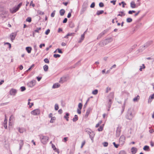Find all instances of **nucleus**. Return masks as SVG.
Returning a JSON list of instances; mask_svg holds the SVG:
<instances>
[{"label": "nucleus", "instance_id": "f257e3e1", "mask_svg": "<svg viewBox=\"0 0 154 154\" xmlns=\"http://www.w3.org/2000/svg\"><path fill=\"white\" fill-rule=\"evenodd\" d=\"M136 114V112L133 108L130 107L128 110L126 115V118L129 120H131L134 118Z\"/></svg>", "mask_w": 154, "mask_h": 154}, {"label": "nucleus", "instance_id": "f03ea898", "mask_svg": "<svg viewBox=\"0 0 154 154\" xmlns=\"http://www.w3.org/2000/svg\"><path fill=\"white\" fill-rule=\"evenodd\" d=\"M38 136L40 138L42 143L43 144H45L48 140V137L46 136H43L42 134H40Z\"/></svg>", "mask_w": 154, "mask_h": 154}, {"label": "nucleus", "instance_id": "7ed1b4c3", "mask_svg": "<svg viewBox=\"0 0 154 154\" xmlns=\"http://www.w3.org/2000/svg\"><path fill=\"white\" fill-rule=\"evenodd\" d=\"M22 3H20L17 7H14V8L10 9L11 12L12 14H14L20 8L22 5Z\"/></svg>", "mask_w": 154, "mask_h": 154}, {"label": "nucleus", "instance_id": "20e7f679", "mask_svg": "<svg viewBox=\"0 0 154 154\" xmlns=\"http://www.w3.org/2000/svg\"><path fill=\"white\" fill-rule=\"evenodd\" d=\"M40 113V110L38 109H35L32 111L31 113L34 116H37Z\"/></svg>", "mask_w": 154, "mask_h": 154}, {"label": "nucleus", "instance_id": "39448f33", "mask_svg": "<svg viewBox=\"0 0 154 154\" xmlns=\"http://www.w3.org/2000/svg\"><path fill=\"white\" fill-rule=\"evenodd\" d=\"M121 127L120 126V125H118V126L117 128V130L116 131V137H119L120 134V133L121 132Z\"/></svg>", "mask_w": 154, "mask_h": 154}, {"label": "nucleus", "instance_id": "423d86ee", "mask_svg": "<svg viewBox=\"0 0 154 154\" xmlns=\"http://www.w3.org/2000/svg\"><path fill=\"white\" fill-rule=\"evenodd\" d=\"M35 83L36 81L35 80H32L28 83L27 85L29 87L32 88L35 85Z\"/></svg>", "mask_w": 154, "mask_h": 154}, {"label": "nucleus", "instance_id": "0eeeda50", "mask_svg": "<svg viewBox=\"0 0 154 154\" xmlns=\"http://www.w3.org/2000/svg\"><path fill=\"white\" fill-rule=\"evenodd\" d=\"M125 138L124 135H122L120 137L119 142L122 145L124 144L125 142Z\"/></svg>", "mask_w": 154, "mask_h": 154}, {"label": "nucleus", "instance_id": "6e6552de", "mask_svg": "<svg viewBox=\"0 0 154 154\" xmlns=\"http://www.w3.org/2000/svg\"><path fill=\"white\" fill-rule=\"evenodd\" d=\"M17 93V90L14 88L11 89L9 91V94L11 95L15 96Z\"/></svg>", "mask_w": 154, "mask_h": 154}, {"label": "nucleus", "instance_id": "1a4fd4ad", "mask_svg": "<svg viewBox=\"0 0 154 154\" xmlns=\"http://www.w3.org/2000/svg\"><path fill=\"white\" fill-rule=\"evenodd\" d=\"M17 35L16 32L12 33L10 35L11 40L13 42V40H14L15 38V37Z\"/></svg>", "mask_w": 154, "mask_h": 154}, {"label": "nucleus", "instance_id": "9d476101", "mask_svg": "<svg viewBox=\"0 0 154 154\" xmlns=\"http://www.w3.org/2000/svg\"><path fill=\"white\" fill-rule=\"evenodd\" d=\"M131 7L132 8H137L138 5H136L135 4V2L134 1H132L130 4Z\"/></svg>", "mask_w": 154, "mask_h": 154}, {"label": "nucleus", "instance_id": "9b49d317", "mask_svg": "<svg viewBox=\"0 0 154 154\" xmlns=\"http://www.w3.org/2000/svg\"><path fill=\"white\" fill-rule=\"evenodd\" d=\"M68 79L67 78H60V79L59 81V82L60 83H63L67 81Z\"/></svg>", "mask_w": 154, "mask_h": 154}, {"label": "nucleus", "instance_id": "f8f14e48", "mask_svg": "<svg viewBox=\"0 0 154 154\" xmlns=\"http://www.w3.org/2000/svg\"><path fill=\"white\" fill-rule=\"evenodd\" d=\"M112 101L111 99H109L107 103V107L110 108L111 105L112 103Z\"/></svg>", "mask_w": 154, "mask_h": 154}, {"label": "nucleus", "instance_id": "ddd939ff", "mask_svg": "<svg viewBox=\"0 0 154 154\" xmlns=\"http://www.w3.org/2000/svg\"><path fill=\"white\" fill-rule=\"evenodd\" d=\"M60 86V85L58 83H56L54 84L53 85L52 88H56L59 87Z\"/></svg>", "mask_w": 154, "mask_h": 154}, {"label": "nucleus", "instance_id": "4468645a", "mask_svg": "<svg viewBox=\"0 0 154 154\" xmlns=\"http://www.w3.org/2000/svg\"><path fill=\"white\" fill-rule=\"evenodd\" d=\"M95 135V134L93 131H92L91 133L89 135L90 137L92 140V142L93 141V138Z\"/></svg>", "mask_w": 154, "mask_h": 154}, {"label": "nucleus", "instance_id": "2eb2a0df", "mask_svg": "<svg viewBox=\"0 0 154 154\" xmlns=\"http://www.w3.org/2000/svg\"><path fill=\"white\" fill-rule=\"evenodd\" d=\"M91 110L92 109L91 108H89L86 111V113L85 115V116L87 117Z\"/></svg>", "mask_w": 154, "mask_h": 154}, {"label": "nucleus", "instance_id": "dca6fc26", "mask_svg": "<svg viewBox=\"0 0 154 154\" xmlns=\"http://www.w3.org/2000/svg\"><path fill=\"white\" fill-rule=\"evenodd\" d=\"M131 152L133 154H134L136 153L137 151V149L135 147H132L131 149Z\"/></svg>", "mask_w": 154, "mask_h": 154}, {"label": "nucleus", "instance_id": "f3484780", "mask_svg": "<svg viewBox=\"0 0 154 154\" xmlns=\"http://www.w3.org/2000/svg\"><path fill=\"white\" fill-rule=\"evenodd\" d=\"M154 99V93L151 95L150 97L148 100V103L151 102L152 101V99Z\"/></svg>", "mask_w": 154, "mask_h": 154}, {"label": "nucleus", "instance_id": "a211bd4d", "mask_svg": "<svg viewBox=\"0 0 154 154\" xmlns=\"http://www.w3.org/2000/svg\"><path fill=\"white\" fill-rule=\"evenodd\" d=\"M143 149L146 151H149L150 150L149 147V146H144Z\"/></svg>", "mask_w": 154, "mask_h": 154}, {"label": "nucleus", "instance_id": "6ab92c4d", "mask_svg": "<svg viewBox=\"0 0 154 154\" xmlns=\"http://www.w3.org/2000/svg\"><path fill=\"white\" fill-rule=\"evenodd\" d=\"M26 50L28 53H30L32 48L31 47H27L26 48Z\"/></svg>", "mask_w": 154, "mask_h": 154}, {"label": "nucleus", "instance_id": "aec40b11", "mask_svg": "<svg viewBox=\"0 0 154 154\" xmlns=\"http://www.w3.org/2000/svg\"><path fill=\"white\" fill-rule=\"evenodd\" d=\"M69 113L66 112V115L64 116V118L67 121H69Z\"/></svg>", "mask_w": 154, "mask_h": 154}, {"label": "nucleus", "instance_id": "412c9836", "mask_svg": "<svg viewBox=\"0 0 154 154\" xmlns=\"http://www.w3.org/2000/svg\"><path fill=\"white\" fill-rule=\"evenodd\" d=\"M65 11L64 10L61 9L60 11V15L62 16H63L65 13Z\"/></svg>", "mask_w": 154, "mask_h": 154}, {"label": "nucleus", "instance_id": "4be33fe9", "mask_svg": "<svg viewBox=\"0 0 154 154\" xmlns=\"http://www.w3.org/2000/svg\"><path fill=\"white\" fill-rule=\"evenodd\" d=\"M78 120V116L77 115H75L73 119L72 120L74 122Z\"/></svg>", "mask_w": 154, "mask_h": 154}, {"label": "nucleus", "instance_id": "5701e85b", "mask_svg": "<svg viewBox=\"0 0 154 154\" xmlns=\"http://www.w3.org/2000/svg\"><path fill=\"white\" fill-rule=\"evenodd\" d=\"M125 15V14L124 12L121 11L119 12V14L118 15V16H120L121 17L124 16Z\"/></svg>", "mask_w": 154, "mask_h": 154}, {"label": "nucleus", "instance_id": "b1692460", "mask_svg": "<svg viewBox=\"0 0 154 154\" xmlns=\"http://www.w3.org/2000/svg\"><path fill=\"white\" fill-rule=\"evenodd\" d=\"M140 97L139 95H137L136 97L134 98L133 99V101L134 102H136L139 99Z\"/></svg>", "mask_w": 154, "mask_h": 154}, {"label": "nucleus", "instance_id": "393cba45", "mask_svg": "<svg viewBox=\"0 0 154 154\" xmlns=\"http://www.w3.org/2000/svg\"><path fill=\"white\" fill-rule=\"evenodd\" d=\"M85 32H84V34L82 35L81 36V39L79 42H82L84 39V38H85Z\"/></svg>", "mask_w": 154, "mask_h": 154}, {"label": "nucleus", "instance_id": "a878e982", "mask_svg": "<svg viewBox=\"0 0 154 154\" xmlns=\"http://www.w3.org/2000/svg\"><path fill=\"white\" fill-rule=\"evenodd\" d=\"M104 13L103 11H98L97 12V14L98 15H99L100 14H102Z\"/></svg>", "mask_w": 154, "mask_h": 154}, {"label": "nucleus", "instance_id": "bb28decb", "mask_svg": "<svg viewBox=\"0 0 154 154\" xmlns=\"http://www.w3.org/2000/svg\"><path fill=\"white\" fill-rule=\"evenodd\" d=\"M109 96L110 97V99H113L114 97V93L112 92H111L110 93Z\"/></svg>", "mask_w": 154, "mask_h": 154}, {"label": "nucleus", "instance_id": "cd10ccee", "mask_svg": "<svg viewBox=\"0 0 154 154\" xmlns=\"http://www.w3.org/2000/svg\"><path fill=\"white\" fill-rule=\"evenodd\" d=\"M43 68H44V70L45 71H47L48 70V67L47 65H45L44 66Z\"/></svg>", "mask_w": 154, "mask_h": 154}, {"label": "nucleus", "instance_id": "c85d7f7f", "mask_svg": "<svg viewBox=\"0 0 154 154\" xmlns=\"http://www.w3.org/2000/svg\"><path fill=\"white\" fill-rule=\"evenodd\" d=\"M85 131L88 133V134L89 135L91 133V132L92 131L91 130L88 128L85 130Z\"/></svg>", "mask_w": 154, "mask_h": 154}, {"label": "nucleus", "instance_id": "c756f323", "mask_svg": "<svg viewBox=\"0 0 154 154\" xmlns=\"http://www.w3.org/2000/svg\"><path fill=\"white\" fill-rule=\"evenodd\" d=\"M116 66V65L115 64L113 66H112L110 69L109 70H108L107 71L106 73H108L111 69H112L113 68H115Z\"/></svg>", "mask_w": 154, "mask_h": 154}, {"label": "nucleus", "instance_id": "7c9ffc66", "mask_svg": "<svg viewBox=\"0 0 154 154\" xmlns=\"http://www.w3.org/2000/svg\"><path fill=\"white\" fill-rule=\"evenodd\" d=\"M56 118L55 117H53L51 118V119L50 121V122L51 123H53L54 121L56 120Z\"/></svg>", "mask_w": 154, "mask_h": 154}, {"label": "nucleus", "instance_id": "2f4dec72", "mask_svg": "<svg viewBox=\"0 0 154 154\" xmlns=\"http://www.w3.org/2000/svg\"><path fill=\"white\" fill-rule=\"evenodd\" d=\"M41 27L37 28L35 30H34V32H35L39 33V30H41Z\"/></svg>", "mask_w": 154, "mask_h": 154}, {"label": "nucleus", "instance_id": "473e14b6", "mask_svg": "<svg viewBox=\"0 0 154 154\" xmlns=\"http://www.w3.org/2000/svg\"><path fill=\"white\" fill-rule=\"evenodd\" d=\"M145 66L144 64H143L142 66H140V70L141 71H142V69H145Z\"/></svg>", "mask_w": 154, "mask_h": 154}, {"label": "nucleus", "instance_id": "72a5a7b5", "mask_svg": "<svg viewBox=\"0 0 154 154\" xmlns=\"http://www.w3.org/2000/svg\"><path fill=\"white\" fill-rule=\"evenodd\" d=\"M78 109H81L82 107V104L81 103H79L78 104Z\"/></svg>", "mask_w": 154, "mask_h": 154}, {"label": "nucleus", "instance_id": "f704fd0d", "mask_svg": "<svg viewBox=\"0 0 154 154\" xmlns=\"http://www.w3.org/2000/svg\"><path fill=\"white\" fill-rule=\"evenodd\" d=\"M98 93V90L97 89H95L92 92V93L94 95H96Z\"/></svg>", "mask_w": 154, "mask_h": 154}, {"label": "nucleus", "instance_id": "c9c22d12", "mask_svg": "<svg viewBox=\"0 0 154 154\" xmlns=\"http://www.w3.org/2000/svg\"><path fill=\"white\" fill-rule=\"evenodd\" d=\"M5 45H7L8 46V47L10 49L11 48V44L8 42H6L5 43Z\"/></svg>", "mask_w": 154, "mask_h": 154}, {"label": "nucleus", "instance_id": "e433bc0d", "mask_svg": "<svg viewBox=\"0 0 154 154\" xmlns=\"http://www.w3.org/2000/svg\"><path fill=\"white\" fill-rule=\"evenodd\" d=\"M60 53H62V51L60 49L58 48L54 52V53H56L57 51Z\"/></svg>", "mask_w": 154, "mask_h": 154}, {"label": "nucleus", "instance_id": "4c0bfd02", "mask_svg": "<svg viewBox=\"0 0 154 154\" xmlns=\"http://www.w3.org/2000/svg\"><path fill=\"white\" fill-rule=\"evenodd\" d=\"M21 91L22 92L26 90V88L24 86H22L20 88Z\"/></svg>", "mask_w": 154, "mask_h": 154}, {"label": "nucleus", "instance_id": "58836bf2", "mask_svg": "<svg viewBox=\"0 0 154 154\" xmlns=\"http://www.w3.org/2000/svg\"><path fill=\"white\" fill-rule=\"evenodd\" d=\"M32 21L31 18V17H28L26 20V21L27 22H28L29 23L31 22Z\"/></svg>", "mask_w": 154, "mask_h": 154}, {"label": "nucleus", "instance_id": "ea45409f", "mask_svg": "<svg viewBox=\"0 0 154 154\" xmlns=\"http://www.w3.org/2000/svg\"><path fill=\"white\" fill-rule=\"evenodd\" d=\"M132 21V19L130 18H128L127 19V22L128 23L131 22Z\"/></svg>", "mask_w": 154, "mask_h": 154}, {"label": "nucleus", "instance_id": "a19ab883", "mask_svg": "<svg viewBox=\"0 0 154 154\" xmlns=\"http://www.w3.org/2000/svg\"><path fill=\"white\" fill-rule=\"evenodd\" d=\"M55 109L56 110H57L59 109L58 105L57 104H56L54 107Z\"/></svg>", "mask_w": 154, "mask_h": 154}, {"label": "nucleus", "instance_id": "79ce46f5", "mask_svg": "<svg viewBox=\"0 0 154 154\" xmlns=\"http://www.w3.org/2000/svg\"><path fill=\"white\" fill-rule=\"evenodd\" d=\"M14 119V116H12V115H11V117H10V119H9V125H10V124L11 123V119Z\"/></svg>", "mask_w": 154, "mask_h": 154}, {"label": "nucleus", "instance_id": "37998d69", "mask_svg": "<svg viewBox=\"0 0 154 154\" xmlns=\"http://www.w3.org/2000/svg\"><path fill=\"white\" fill-rule=\"evenodd\" d=\"M111 90V88L109 87H107L106 88V93H108L109 91Z\"/></svg>", "mask_w": 154, "mask_h": 154}, {"label": "nucleus", "instance_id": "c03bdc74", "mask_svg": "<svg viewBox=\"0 0 154 154\" xmlns=\"http://www.w3.org/2000/svg\"><path fill=\"white\" fill-rule=\"evenodd\" d=\"M103 127L100 126V127L98 129V131H101L103 130Z\"/></svg>", "mask_w": 154, "mask_h": 154}, {"label": "nucleus", "instance_id": "a18cd8bd", "mask_svg": "<svg viewBox=\"0 0 154 154\" xmlns=\"http://www.w3.org/2000/svg\"><path fill=\"white\" fill-rule=\"evenodd\" d=\"M23 140H21L20 142L19 143L20 146H23Z\"/></svg>", "mask_w": 154, "mask_h": 154}, {"label": "nucleus", "instance_id": "49530a36", "mask_svg": "<svg viewBox=\"0 0 154 154\" xmlns=\"http://www.w3.org/2000/svg\"><path fill=\"white\" fill-rule=\"evenodd\" d=\"M113 144L114 146L116 148H117L119 146V145L118 144H116L115 143V142H114L113 143Z\"/></svg>", "mask_w": 154, "mask_h": 154}, {"label": "nucleus", "instance_id": "de8ad7c7", "mask_svg": "<svg viewBox=\"0 0 154 154\" xmlns=\"http://www.w3.org/2000/svg\"><path fill=\"white\" fill-rule=\"evenodd\" d=\"M103 144L104 147H106L108 145V143L107 142H103Z\"/></svg>", "mask_w": 154, "mask_h": 154}, {"label": "nucleus", "instance_id": "09e8293b", "mask_svg": "<svg viewBox=\"0 0 154 154\" xmlns=\"http://www.w3.org/2000/svg\"><path fill=\"white\" fill-rule=\"evenodd\" d=\"M44 62L48 63H49V61L48 60V59L47 58H45L44 60Z\"/></svg>", "mask_w": 154, "mask_h": 154}, {"label": "nucleus", "instance_id": "8fccbe9b", "mask_svg": "<svg viewBox=\"0 0 154 154\" xmlns=\"http://www.w3.org/2000/svg\"><path fill=\"white\" fill-rule=\"evenodd\" d=\"M136 11H128V13L129 14H132L133 13H135Z\"/></svg>", "mask_w": 154, "mask_h": 154}, {"label": "nucleus", "instance_id": "3c124183", "mask_svg": "<svg viewBox=\"0 0 154 154\" xmlns=\"http://www.w3.org/2000/svg\"><path fill=\"white\" fill-rule=\"evenodd\" d=\"M55 13V11H54L51 14V16L52 17H54Z\"/></svg>", "mask_w": 154, "mask_h": 154}, {"label": "nucleus", "instance_id": "603ef678", "mask_svg": "<svg viewBox=\"0 0 154 154\" xmlns=\"http://www.w3.org/2000/svg\"><path fill=\"white\" fill-rule=\"evenodd\" d=\"M54 57L55 58L59 57H60V55L58 54H54Z\"/></svg>", "mask_w": 154, "mask_h": 154}, {"label": "nucleus", "instance_id": "864d4df0", "mask_svg": "<svg viewBox=\"0 0 154 154\" xmlns=\"http://www.w3.org/2000/svg\"><path fill=\"white\" fill-rule=\"evenodd\" d=\"M30 5L32 6L33 7H34L35 6V5L33 3V1H32L30 3Z\"/></svg>", "mask_w": 154, "mask_h": 154}, {"label": "nucleus", "instance_id": "5fc2aeb1", "mask_svg": "<svg viewBox=\"0 0 154 154\" xmlns=\"http://www.w3.org/2000/svg\"><path fill=\"white\" fill-rule=\"evenodd\" d=\"M50 32V30L49 29H48L45 32V34L47 35H48Z\"/></svg>", "mask_w": 154, "mask_h": 154}, {"label": "nucleus", "instance_id": "6e6d98bb", "mask_svg": "<svg viewBox=\"0 0 154 154\" xmlns=\"http://www.w3.org/2000/svg\"><path fill=\"white\" fill-rule=\"evenodd\" d=\"M99 5L100 7H103L104 6V5L103 3L100 2L99 3Z\"/></svg>", "mask_w": 154, "mask_h": 154}, {"label": "nucleus", "instance_id": "4d7b16f0", "mask_svg": "<svg viewBox=\"0 0 154 154\" xmlns=\"http://www.w3.org/2000/svg\"><path fill=\"white\" fill-rule=\"evenodd\" d=\"M95 6V3L94 2L92 3L90 7L91 8H93Z\"/></svg>", "mask_w": 154, "mask_h": 154}, {"label": "nucleus", "instance_id": "13d9d810", "mask_svg": "<svg viewBox=\"0 0 154 154\" xmlns=\"http://www.w3.org/2000/svg\"><path fill=\"white\" fill-rule=\"evenodd\" d=\"M81 109H77V113L79 114H80L81 113Z\"/></svg>", "mask_w": 154, "mask_h": 154}, {"label": "nucleus", "instance_id": "bf43d9fd", "mask_svg": "<svg viewBox=\"0 0 154 154\" xmlns=\"http://www.w3.org/2000/svg\"><path fill=\"white\" fill-rule=\"evenodd\" d=\"M68 34L69 35V36H74V35L75 34V33H69Z\"/></svg>", "mask_w": 154, "mask_h": 154}, {"label": "nucleus", "instance_id": "052dcab7", "mask_svg": "<svg viewBox=\"0 0 154 154\" xmlns=\"http://www.w3.org/2000/svg\"><path fill=\"white\" fill-rule=\"evenodd\" d=\"M63 112L62 110L61 109H59V110L58 111V112L60 114H61Z\"/></svg>", "mask_w": 154, "mask_h": 154}, {"label": "nucleus", "instance_id": "680f3d73", "mask_svg": "<svg viewBox=\"0 0 154 154\" xmlns=\"http://www.w3.org/2000/svg\"><path fill=\"white\" fill-rule=\"evenodd\" d=\"M8 102L5 103H1V105H2V106H4V105H6L8 104Z\"/></svg>", "mask_w": 154, "mask_h": 154}, {"label": "nucleus", "instance_id": "e2e57ef3", "mask_svg": "<svg viewBox=\"0 0 154 154\" xmlns=\"http://www.w3.org/2000/svg\"><path fill=\"white\" fill-rule=\"evenodd\" d=\"M7 119H5L3 122V124H7Z\"/></svg>", "mask_w": 154, "mask_h": 154}, {"label": "nucleus", "instance_id": "0e129e2a", "mask_svg": "<svg viewBox=\"0 0 154 154\" xmlns=\"http://www.w3.org/2000/svg\"><path fill=\"white\" fill-rule=\"evenodd\" d=\"M53 114L52 113H50L48 115V117L49 118H51L52 117H53L52 116Z\"/></svg>", "mask_w": 154, "mask_h": 154}, {"label": "nucleus", "instance_id": "69168bd1", "mask_svg": "<svg viewBox=\"0 0 154 154\" xmlns=\"http://www.w3.org/2000/svg\"><path fill=\"white\" fill-rule=\"evenodd\" d=\"M67 19L66 18H65L63 20V23H66L67 22Z\"/></svg>", "mask_w": 154, "mask_h": 154}, {"label": "nucleus", "instance_id": "338daca9", "mask_svg": "<svg viewBox=\"0 0 154 154\" xmlns=\"http://www.w3.org/2000/svg\"><path fill=\"white\" fill-rule=\"evenodd\" d=\"M71 13L69 12L68 13V15H67V17L68 18H70L71 17Z\"/></svg>", "mask_w": 154, "mask_h": 154}, {"label": "nucleus", "instance_id": "774afa93", "mask_svg": "<svg viewBox=\"0 0 154 154\" xmlns=\"http://www.w3.org/2000/svg\"><path fill=\"white\" fill-rule=\"evenodd\" d=\"M52 147L53 149L54 150L56 149V148L55 147V146L53 144H52Z\"/></svg>", "mask_w": 154, "mask_h": 154}]
</instances>
